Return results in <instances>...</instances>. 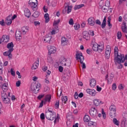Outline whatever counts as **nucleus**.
I'll list each match as a JSON object with an SVG mask.
<instances>
[{"label":"nucleus","mask_w":127,"mask_h":127,"mask_svg":"<svg viewBox=\"0 0 127 127\" xmlns=\"http://www.w3.org/2000/svg\"><path fill=\"white\" fill-rule=\"evenodd\" d=\"M107 23V18L106 16L104 17V19L102 22V24H101V27L104 29L105 27H106V24Z\"/></svg>","instance_id":"nucleus-30"},{"label":"nucleus","mask_w":127,"mask_h":127,"mask_svg":"<svg viewBox=\"0 0 127 127\" xmlns=\"http://www.w3.org/2000/svg\"><path fill=\"white\" fill-rule=\"evenodd\" d=\"M82 37L85 40H90V34L88 31H84L82 33Z\"/></svg>","instance_id":"nucleus-13"},{"label":"nucleus","mask_w":127,"mask_h":127,"mask_svg":"<svg viewBox=\"0 0 127 127\" xmlns=\"http://www.w3.org/2000/svg\"><path fill=\"white\" fill-rule=\"evenodd\" d=\"M113 123L114 125H116V126H119L120 125V122H119V121L116 118L113 119Z\"/></svg>","instance_id":"nucleus-44"},{"label":"nucleus","mask_w":127,"mask_h":127,"mask_svg":"<svg viewBox=\"0 0 127 127\" xmlns=\"http://www.w3.org/2000/svg\"><path fill=\"white\" fill-rule=\"evenodd\" d=\"M34 24L35 25V26H38L40 25V22H39V21H35L34 22Z\"/></svg>","instance_id":"nucleus-61"},{"label":"nucleus","mask_w":127,"mask_h":127,"mask_svg":"<svg viewBox=\"0 0 127 127\" xmlns=\"http://www.w3.org/2000/svg\"><path fill=\"white\" fill-rule=\"evenodd\" d=\"M90 120H91L90 119V116H89L88 115H85L84 117L83 121H84V123H89V122H90Z\"/></svg>","instance_id":"nucleus-32"},{"label":"nucleus","mask_w":127,"mask_h":127,"mask_svg":"<svg viewBox=\"0 0 127 127\" xmlns=\"http://www.w3.org/2000/svg\"><path fill=\"white\" fill-rule=\"evenodd\" d=\"M15 36L17 39H19V37L21 36V33L19 31H16Z\"/></svg>","instance_id":"nucleus-36"},{"label":"nucleus","mask_w":127,"mask_h":127,"mask_svg":"<svg viewBox=\"0 0 127 127\" xmlns=\"http://www.w3.org/2000/svg\"><path fill=\"white\" fill-rule=\"evenodd\" d=\"M102 10L103 12H107L108 11V9L106 8V6H103L102 8Z\"/></svg>","instance_id":"nucleus-57"},{"label":"nucleus","mask_w":127,"mask_h":127,"mask_svg":"<svg viewBox=\"0 0 127 127\" xmlns=\"http://www.w3.org/2000/svg\"><path fill=\"white\" fill-rule=\"evenodd\" d=\"M11 51H9V50H8L7 51L4 52L3 53V55H4V56H7L8 55H9V54H10V53H11Z\"/></svg>","instance_id":"nucleus-46"},{"label":"nucleus","mask_w":127,"mask_h":127,"mask_svg":"<svg viewBox=\"0 0 127 127\" xmlns=\"http://www.w3.org/2000/svg\"><path fill=\"white\" fill-rule=\"evenodd\" d=\"M68 24L69 25H74V20L73 19L70 18L68 21Z\"/></svg>","instance_id":"nucleus-48"},{"label":"nucleus","mask_w":127,"mask_h":127,"mask_svg":"<svg viewBox=\"0 0 127 127\" xmlns=\"http://www.w3.org/2000/svg\"><path fill=\"white\" fill-rule=\"evenodd\" d=\"M96 84H97V82L96 81V79H92L90 81V86L92 88H94L95 86H96Z\"/></svg>","instance_id":"nucleus-24"},{"label":"nucleus","mask_w":127,"mask_h":127,"mask_svg":"<svg viewBox=\"0 0 127 127\" xmlns=\"http://www.w3.org/2000/svg\"><path fill=\"white\" fill-rule=\"evenodd\" d=\"M107 23L109 27H110V28H112V24H111V18H110V17H108Z\"/></svg>","instance_id":"nucleus-45"},{"label":"nucleus","mask_w":127,"mask_h":127,"mask_svg":"<svg viewBox=\"0 0 127 127\" xmlns=\"http://www.w3.org/2000/svg\"><path fill=\"white\" fill-rule=\"evenodd\" d=\"M59 29H58V26L54 27L53 30L51 31V34L54 35V34H56L58 32H59Z\"/></svg>","instance_id":"nucleus-26"},{"label":"nucleus","mask_w":127,"mask_h":127,"mask_svg":"<svg viewBox=\"0 0 127 127\" xmlns=\"http://www.w3.org/2000/svg\"><path fill=\"white\" fill-rule=\"evenodd\" d=\"M98 51H103V50L104 49V45H98Z\"/></svg>","instance_id":"nucleus-40"},{"label":"nucleus","mask_w":127,"mask_h":127,"mask_svg":"<svg viewBox=\"0 0 127 127\" xmlns=\"http://www.w3.org/2000/svg\"><path fill=\"white\" fill-rule=\"evenodd\" d=\"M118 88L119 90H124V88H125V86H124L123 84H120L118 86Z\"/></svg>","instance_id":"nucleus-56"},{"label":"nucleus","mask_w":127,"mask_h":127,"mask_svg":"<svg viewBox=\"0 0 127 127\" xmlns=\"http://www.w3.org/2000/svg\"><path fill=\"white\" fill-rule=\"evenodd\" d=\"M38 1L37 0H36V2H33L32 0H30L28 2V3L31 7H32V8H36L37 7V4H38Z\"/></svg>","instance_id":"nucleus-12"},{"label":"nucleus","mask_w":127,"mask_h":127,"mask_svg":"<svg viewBox=\"0 0 127 127\" xmlns=\"http://www.w3.org/2000/svg\"><path fill=\"white\" fill-rule=\"evenodd\" d=\"M96 90L97 91V92H101L102 91V88L100 86H99V85H97L96 86Z\"/></svg>","instance_id":"nucleus-58"},{"label":"nucleus","mask_w":127,"mask_h":127,"mask_svg":"<svg viewBox=\"0 0 127 127\" xmlns=\"http://www.w3.org/2000/svg\"><path fill=\"white\" fill-rule=\"evenodd\" d=\"M60 62L62 66H67V67L71 66V61L69 60L66 59L64 57H62L60 58Z\"/></svg>","instance_id":"nucleus-3"},{"label":"nucleus","mask_w":127,"mask_h":127,"mask_svg":"<svg viewBox=\"0 0 127 127\" xmlns=\"http://www.w3.org/2000/svg\"><path fill=\"white\" fill-rule=\"evenodd\" d=\"M62 101L63 103H66L67 101H68V97L67 96H63L62 97Z\"/></svg>","instance_id":"nucleus-41"},{"label":"nucleus","mask_w":127,"mask_h":127,"mask_svg":"<svg viewBox=\"0 0 127 127\" xmlns=\"http://www.w3.org/2000/svg\"><path fill=\"white\" fill-rule=\"evenodd\" d=\"M6 24L7 25H10L12 23V20L11 19V15H8L5 19Z\"/></svg>","instance_id":"nucleus-16"},{"label":"nucleus","mask_w":127,"mask_h":127,"mask_svg":"<svg viewBox=\"0 0 127 127\" xmlns=\"http://www.w3.org/2000/svg\"><path fill=\"white\" fill-rule=\"evenodd\" d=\"M80 24H75L74 25L75 30H78L80 28Z\"/></svg>","instance_id":"nucleus-47"},{"label":"nucleus","mask_w":127,"mask_h":127,"mask_svg":"<svg viewBox=\"0 0 127 127\" xmlns=\"http://www.w3.org/2000/svg\"><path fill=\"white\" fill-rule=\"evenodd\" d=\"M41 87V84L40 83H38L37 84L32 83L30 87L31 90L34 93H37L39 90H40V88Z\"/></svg>","instance_id":"nucleus-5"},{"label":"nucleus","mask_w":127,"mask_h":127,"mask_svg":"<svg viewBox=\"0 0 127 127\" xmlns=\"http://www.w3.org/2000/svg\"><path fill=\"white\" fill-rule=\"evenodd\" d=\"M9 41V36L7 35H3L0 39V44L1 43H7Z\"/></svg>","instance_id":"nucleus-6"},{"label":"nucleus","mask_w":127,"mask_h":127,"mask_svg":"<svg viewBox=\"0 0 127 127\" xmlns=\"http://www.w3.org/2000/svg\"><path fill=\"white\" fill-rule=\"evenodd\" d=\"M76 60H79L81 64H82V69H86V64L83 63L84 61V57H83V55L81 53H77L76 54Z\"/></svg>","instance_id":"nucleus-4"},{"label":"nucleus","mask_w":127,"mask_h":127,"mask_svg":"<svg viewBox=\"0 0 127 127\" xmlns=\"http://www.w3.org/2000/svg\"><path fill=\"white\" fill-rule=\"evenodd\" d=\"M61 94H62V90L60 89L58 91V97H60L61 96Z\"/></svg>","instance_id":"nucleus-63"},{"label":"nucleus","mask_w":127,"mask_h":127,"mask_svg":"<svg viewBox=\"0 0 127 127\" xmlns=\"http://www.w3.org/2000/svg\"><path fill=\"white\" fill-rule=\"evenodd\" d=\"M61 21V20L60 19H59L57 20H55L53 22L54 27H56L57 26H58V25L59 24V23H60Z\"/></svg>","instance_id":"nucleus-31"},{"label":"nucleus","mask_w":127,"mask_h":127,"mask_svg":"<svg viewBox=\"0 0 127 127\" xmlns=\"http://www.w3.org/2000/svg\"><path fill=\"white\" fill-rule=\"evenodd\" d=\"M122 31H123V32H124V33H126V32L127 31V26H126V25H124L122 27Z\"/></svg>","instance_id":"nucleus-50"},{"label":"nucleus","mask_w":127,"mask_h":127,"mask_svg":"<svg viewBox=\"0 0 127 127\" xmlns=\"http://www.w3.org/2000/svg\"><path fill=\"white\" fill-rule=\"evenodd\" d=\"M10 73H11V75H12V76H15V72L14 71V70H13V68H11L10 69Z\"/></svg>","instance_id":"nucleus-55"},{"label":"nucleus","mask_w":127,"mask_h":127,"mask_svg":"<svg viewBox=\"0 0 127 127\" xmlns=\"http://www.w3.org/2000/svg\"><path fill=\"white\" fill-rule=\"evenodd\" d=\"M52 38V37L51 36V35L50 34H47L45 36V38L44 39V42H50V41L51 40V39Z\"/></svg>","instance_id":"nucleus-22"},{"label":"nucleus","mask_w":127,"mask_h":127,"mask_svg":"<svg viewBox=\"0 0 127 127\" xmlns=\"http://www.w3.org/2000/svg\"><path fill=\"white\" fill-rule=\"evenodd\" d=\"M89 113L91 117L95 118L97 115H98V111L95 107L91 108L89 110Z\"/></svg>","instance_id":"nucleus-8"},{"label":"nucleus","mask_w":127,"mask_h":127,"mask_svg":"<svg viewBox=\"0 0 127 127\" xmlns=\"http://www.w3.org/2000/svg\"><path fill=\"white\" fill-rule=\"evenodd\" d=\"M40 119L41 120H45V115L44 113H42L40 115Z\"/></svg>","instance_id":"nucleus-54"},{"label":"nucleus","mask_w":127,"mask_h":127,"mask_svg":"<svg viewBox=\"0 0 127 127\" xmlns=\"http://www.w3.org/2000/svg\"><path fill=\"white\" fill-rule=\"evenodd\" d=\"M98 44L97 43H95L94 44H93V46H92V49H93V51H98Z\"/></svg>","instance_id":"nucleus-33"},{"label":"nucleus","mask_w":127,"mask_h":127,"mask_svg":"<svg viewBox=\"0 0 127 127\" xmlns=\"http://www.w3.org/2000/svg\"><path fill=\"white\" fill-rule=\"evenodd\" d=\"M93 104L96 107H99L100 105H103V103L100 99H95L93 100Z\"/></svg>","instance_id":"nucleus-15"},{"label":"nucleus","mask_w":127,"mask_h":127,"mask_svg":"<svg viewBox=\"0 0 127 127\" xmlns=\"http://www.w3.org/2000/svg\"><path fill=\"white\" fill-rule=\"evenodd\" d=\"M124 55L121 54H119V49L118 47H115L114 49V63L116 65L124 63L125 60L124 59Z\"/></svg>","instance_id":"nucleus-1"},{"label":"nucleus","mask_w":127,"mask_h":127,"mask_svg":"<svg viewBox=\"0 0 127 127\" xmlns=\"http://www.w3.org/2000/svg\"><path fill=\"white\" fill-rule=\"evenodd\" d=\"M59 70L61 73H62V72H63V67H62V66H60L59 67Z\"/></svg>","instance_id":"nucleus-64"},{"label":"nucleus","mask_w":127,"mask_h":127,"mask_svg":"<svg viewBox=\"0 0 127 127\" xmlns=\"http://www.w3.org/2000/svg\"><path fill=\"white\" fill-rule=\"evenodd\" d=\"M39 66V59H38L35 63H34L32 66V70H36L38 66Z\"/></svg>","instance_id":"nucleus-17"},{"label":"nucleus","mask_w":127,"mask_h":127,"mask_svg":"<svg viewBox=\"0 0 127 127\" xmlns=\"http://www.w3.org/2000/svg\"><path fill=\"white\" fill-rule=\"evenodd\" d=\"M67 43H68V40L67 38H65V37H63L61 39V44L63 46H65V45H67Z\"/></svg>","instance_id":"nucleus-21"},{"label":"nucleus","mask_w":127,"mask_h":127,"mask_svg":"<svg viewBox=\"0 0 127 127\" xmlns=\"http://www.w3.org/2000/svg\"><path fill=\"white\" fill-rule=\"evenodd\" d=\"M102 114L103 116V118L104 119H106L107 115L106 114V113H105V111H104V109H102Z\"/></svg>","instance_id":"nucleus-49"},{"label":"nucleus","mask_w":127,"mask_h":127,"mask_svg":"<svg viewBox=\"0 0 127 127\" xmlns=\"http://www.w3.org/2000/svg\"><path fill=\"white\" fill-rule=\"evenodd\" d=\"M28 28H29L28 27L26 26H25L22 27L21 31L22 32V33L23 34H26V33L28 32V30H29Z\"/></svg>","instance_id":"nucleus-25"},{"label":"nucleus","mask_w":127,"mask_h":127,"mask_svg":"<svg viewBox=\"0 0 127 127\" xmlns=\"http://www.w3.org/2000/svg\"><path fill=\"white\" fill-rule=\"evenodd\" d=\"M14 46L13 45V43L10 42L7 44V49H8L9 51H11L12 52V51H13Z\"/></svg>","instance_id":"nucleus-20"},{"label":"nucleus","mask_w":127,"mask_h":127,"mask_svg":"<svg viewBox=\"0 0 127 127\" xmlns=\"http://www.w3.org/2000/svg\"><path fill=\"white\" fill-rule=\"evenodd\" d=\"M84 4H81L79 5H75L74 7V10H76V9H79V8H81L83 7H84Z\"/></svg>","instance_id":"nucleus-35"},{"label":"nucleus","mask_w":127,"mask_h":127,"mask_svg":"<svg viewBox=\"0 0 127 127\" xmlns=\"http://www.w3.org/2000/svg\"><path fill=\"white\" fill-rule=\"evenodd\" d=\"M20 84H21L20 80H18V81H17L16 82V87H19V86H20Z\"/></svg>","instance_id":"nucleus-62"},{"label":"nucleus","mask_w":127,"mask_h":127,"mask_svg":"<svg viewBox=\"0 0 127 127\" xmlns=\"http://www.w3.org/2000/svg\"><path fill=\"white\" fill-rule=\"evenodd\" d=\"M24 15L26 16V17H29L30 15H31V13L30 12V10L28 9V8H26L24 9Z\"/></svg>","instance_id":"nucleus-23"},{"label":"nucleus","mask_w":127,"mask_h":127,"mask_svg":"<svg viewBox=\"0 0 127 127\" xmlns=\"http://www.w3.org/2000/svg\"><path fill=\"white\" fill-rule=\"evenodd\" d=\"M52 57H51V54H49L48 55V57H47V62L49 63H52Z\"/></svg>","instance_id":"nucleus-38"},{"label":"nucleus","mask_w":127,"mask_h":127,"mask_svg":"<svg viewBox=\"0 0 127 127\" xmlns=\"http://www.w3.org/2000/svg\"><path fill=\"white\" fill-rule=\"evenodd\" d=\"M88 22L90 26H94L95 25V19L94 17H90L88 19Z\"/></svg>","instance_id":"nucleus-18"},{"label":"nucleus","mask_w":127,"mask_h":127,"mask_svg":"<svg viewBox=\"0 0 127 127\" xmlns=\"http://www.w3.org/2000/svg\"><path fill=\"white\" fill-rule=\"evenodd\" d=\"M65 12L67 11V13L69 14L72 11V6H66L64 7Z\"/></svg>","instance_id":"nucleus-27"},{"label":"nucleus","mask_w":127,"mask_h":127,"mask_svg":"<svg viewBox=\"0 0 127 127\" xmlns=\"http://www.w3.org/2000/svg\"><path fill=\"white\" fill-rule=\"evenodd\" d=\"M59 104H60L59 101H57L56 102H55V105H54L55 109H59Z\"/></svg>","instance_id":"nucleus-42"},{"label":"nucleus","mask_w":127,"mask_h":127,"mask_svg":"<svg viewBox=\"0 0 127 127\" xmlns=\"http://www.w3.org/2000/svg\"><path fill=\"white\" fill-rule=\"evenodd\" d=\"M112 49L110 46H108L106 47V51H105V57L106 59H109L111 56V51Z\"/></svg>","instance_id":"nucleus-7"},{"label":"nucleus","mask_w":127,"mask_h":127,"mask_svg":"<svg viewBox=\"0 0 127 127\" xmlns=\"http://www.w3.org/2000/svg\"><path fill=\"white\" fill-rule=\"evenodd\" d=\"M117 37L118 39H121V38H122V32H118L117 33Z\"/></svg>","instance_id":"nucleus-52"},{"label":"nucleus","mask_w":127,"mask_h":127,"mask_svg":"<svg viewBox=\"0 0 127 127\" xmlns=\"http://www.w3.org/2000/svg\"><path fill=\"white\" fill-rule=\"evenodd\" d=\"M109 110L111 112L110 116H115V115H116L117 108H116V106H115L114 104H111L109 108Z\"/></svg>","instance_id":"nucleus-9"},{"label":"nucleus","mask_w":127,"mask_h":127,"mask_svg":"<svg viewBox=\"0 0 127 127\" xmlns=\"http://www.w3.org/2000/svg\"><path fill=\"white\" fill-rule=\"evenodd\" d=\"M88 126L90 127H97V123L94 122L89 121Z\"/></svg>","instance_id":"nucleus-28"},{"label":"nucleus","mask_w":127,"mask_h":127,"mask_svg":"<svg viewBox=\"0 0 127 127\" xmlns=\"http://www.w3.org/2000/svg\"><path fill=\"white\" fill-rule=\"evenodd\" d=\"M32 80H33V81H34V82H36V80H38V77H37L36 76H34L32 77Z\"/></svg>","instance_id":"nucleus-60"},{"label":"nucleus","mask_w":127,"mask_h":127,"mask_svg":"<svg viewBox=\"0 0 127 127\" xmlns=\"http://www.w3.org/2000/svg\"><path fill=\"white\" fill-rule=\"evenodd\" d=\"M86 92L88 95H90L92 97H95L97 95V91L95 89H87Z\"/></svg>","instance_id":"nucleus-10"},{"label":"nucleus","mask_w":127,"mask_h":127,"mask_svg":"<svg viewBox=\"0 0 127 127\" xmlns=\"http://www.w3.org/2000/svg\"><path fill=\"white\" fill-rule=\"evenodd\" d=\"M52 98V96L50 94L46 95L44 99L45 103L46 102H50Z\"/></svg>","instance_id":"nucleus-29"},{"label":"nucleus","mask_w":127,"mask_h":127,"mask_svg":"<svg viewBox=\"0 0 127 127\" xmlns=\"http://www.w3.org/2000/svg\"><path fill=\"white\" fill-rule=\"evenodd\" d=\"M2 90L3 92H6L8 90V83L7 82H5L2 84Z\"/></svg>","instance_id":"nucleus-19"},{"label":"nucleus","mask_w":127,"mask_h":127,"mask_svg":"<svg viewBox=\"0 0 127 127\" xmlns=\"http://www.w3.org/2000/svg\"><path fill=\"white\" fill-rule=\"evenodd\" d=\"M2 101L4 104H9L10 103V99L8 97L2 99Z\"/></svg>","instance_id":"nucleus-39"},{"label":"nucleus","mask_w":127,"mask_h":127,"mask_svg":"<svg viewBox=\"0 0 127 127\" xmlns=\"http://www.w3.org/2000/svg\"><path fill=\"white\" fill-rule=\"evenodd\" d=\"M44 17L45 19L46 23H48V22H49L50 21L49 14L48 13L45 14Z\"/></svg>","instance_id":"nucleus-34"},{"label":"nucleus","mask_w":127,"mask_h":127,"mask_svg":"<svg viewBox=\"0 0 127 127\" xmlns=\"http://www.w3.org/2000/svg\"><path fill=\"white\" fill-rule=\"evenodd\" d=\"M6 91H2L1 92V99L2 100H3L6 98H7V95H6V93L5 92Z\"/></svg>","instance_id":"nucleus-37"},{"label":"nucleus","mask_w":127,"mask_h":127,"mask_svg":"<svg viewBox=\"0 0 127 127\" xmlns=\"http://www.w3.org/2000/svg\"><path fill=\"white\" fill-rule=\"evenodd\" d=\"M2 74V64L0 63V75Z\"/></svg>","instance_id":"nucleus-59"},{"label":"nucleus","mask_w":127,"mask_h":127,"mask_svg":"<svg viewBox=\"0 0 127 127\" xmlns=\"http://www.w3.org/2000/svg\"><path fill=\"white\" fill-rule=\"evenodd\" d=\"M40 14V12L36 11L33 13V16H34V17H38Z\"/></svg>","instance_id":"nucleus-43"},{"label":"nucleus","mask_w":127,"mask_h":127,"mask_svg":"<svg viewBox=\"0 0 127 127\" xmlns=\"http://www.w3.org/2000/svg\"><path fill=\"white\" fill-rule=\"evenodd\" d=\"M112 89L113 91H116V90H117V84L116 83H114L112 85Z\"/></svg>","instance_id":"nucleus-51"},{"label":"nucleus","mask_w":127,"mask_h":127,"mask_svg":"<svg viewBox=\"0 0 127 127\" xmlns=\"http://www.w3.org/2000/svg\"><path fill=\"white\" fill-rule=\"evenodd\" d=\"M106 79H107L108 84H112V82H113V79H114V74L111 73L109 76L107 74L106 76Z\"/></svg>","instance_id":"nucleus-14"},{"label":"nucleus","mask_w":127,"mask_h":127,"mask_svg":"<svg viewBox=\"0 0 127 127\" xmlns=\"http://www.w3.org/2000/svg\"><path fill=\"white\" fill-rule=\"evenodd\" d=\"M59 122V116H58L57 117L56 116L55 118V121H54L55 124H56V123H58Z\"/></svg>","instance_id":"nucleus-53"},{"label":"nucleus","mask_w":127,"mask_h":127,"mask_svg":"<svg viewBox=\"0 0 127 127\" xmlns=\"http://www.w3.org/2000/svg\"><path fill=\"white\" fill-rule=\"evenodd\" d=\"M56 117V113L51 111L50 109H48L46 114V118L49 121H53Z\"/></svg>","instance_id":"nucleus-2"},{"label":"nucleus","mask_w":127,"mask_h":127,"mask_svg":"<svg viewBox=\"0 0 127 127\" xmlns=\"http://www.w3.org/2000/svg\"><path fill=\"white\" fill-rule=\"evenodd\" d=\"M47 47L49 54H54L56 53V48L55 47L49 45Z\"/></svg>","instance_id":"nucleus-11"}]
</instances>
